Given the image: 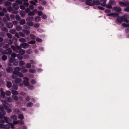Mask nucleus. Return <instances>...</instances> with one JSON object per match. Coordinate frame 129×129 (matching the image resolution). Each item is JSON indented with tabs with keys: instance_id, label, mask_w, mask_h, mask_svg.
<instances>
[{
	"instance_id": "nucleus-1",
	"label": "nucleus",
	"mask_w": 129,
	"mask_h": 129,
	"mask_svg": "<svg viewBox=\"0 0 129 129\" xmlns=\"http://www.w3.org/2000/svg\"><path fill=\"white\" fill-rule=\"evenodd\" d=\"M12 51L11 49L9 48L6 49L5 50H3L2 51L1 53L3 55L4 54H10L12 53Z\"/></svg>"
},
{
	"instance_id": "nucleus-2",
	"label": "nucleus",
	"mask_w": 129,
	"mask_h": 129,
	"mask_svg": "<svg viewBox=\"0 0 129 129\" xmlns=\"http://www.w3.org/2000/svg\"><path fill=\"white\" fill-rule=\"evenodd\" d=\"M0 118H2L3 117V116L6 114V112L4 110V107L3 106H0Z\"/></svg>"
},
{
	"instance_id": "nucleus-3",
	"label": "nucleus",
	"mask_w": 129,
	"mask_h": 129,
	"mask_svg": "<svg viewBox=\"0 0 129 129\" xmlns=\"http://www.w3.org/2000/svg\"><path fill=\"white\" fill-rule=\"evenodd\" d=\"M8 11L9 12H11V13L14 14H17L18 13V10H14L12 7H8L7 8Z\"/></svg>"
},
{
	"instance_id": "nucleus-4",
	"label": "nucleus",
	"mask_w": 129,
	"mask_h": 129,
	"mask_svg": "<svg viewBox=\"0 0 129 129\" xmlns=\"http://www.w3.org/2000/svg\"><path fill=\"white\" fill-rule=\"evenodd\" d=\"M6 101L7 102H12L13 101V100L12 98L10 97H7L6 98L5 101H2V102H4L6 104H8V103H6Z\"/></svg>"
},
{
	"instance_id": "nucleus-5",
	"label": "nucleus",
	"mask_w": 129,
	"mask_h": 129,
	"mask_svg": "<svg viewBox=\"0 0 129 129\" xmlns=\"http://www.w3.org/2000/svg\"><path fill=\"white\" fill-rule=\"evenodd\" d=\"M125 16V15H124L122 17H118L117 19V21L119 23H121L123 21V18Z\"/></svg>"
},
{
	"instance_id": "nucleus-6",
	"label": "nucleus",
	"mask_w": 129,
	"mask_h": 129,
	"mask_svg": "<svg viewBox=\"0 0 129 129\" xmlns=\"http://www.w3.org/2000/svg\"><path fill=\"white\" fill-rule=\"evenodd\" d=\"M12 8L14 10H17L19 8L18 5L16 3H14L12 4Z\"/></svg>"
},
{
	"instance_id": "nucleus-7",
	"label": "nucleus",
	"mask_w": 129,
	"mask_h": 129,
	"mask_svg": "<svg viewBox=\"0 0 129 129\" xmlns=\"http://www.w3.org/2000/svg\"><path fill=\"white\" fill-rule=\"evenodd\" d=\"M21 69V68L19 67H15L14 69V71H13V73L14 74H16L17 73L19 72V71H20Z\"/></svg>"
},
{
	"instance_id": "nucleus-8",
	"label": "nucleus",
	"mask_w": 129,
	"mask_h": 129,
	"mask_svg": "<svg viewBox=\"0 0 129 129\" xmlns=\"http://www.w3.org/2000/svg\"><path fill=\"white\" fill-rule=\"evenodd\" d=\"M3 105L5 109L7 110V112L8 113H10L12 112V110L10 108H8V107L6 105V104H3Z\"/></svg>"
},
{
	"instance_id": "nucleus-9",
	"label": "nucleus",
	"mask_w": 129,
	"mask_h": 129,
	"mask_svg": "<svg viewBox=\"0 0 129 129\" xmlns=\"http://www.w3.org/2000/svg\"><path fill=\"white\" fill-rule=\"evenodd\" d=\"M20 45L21 47V48L24 49L28 48L29 46V45L26 43H21Z\"/></svg>"
},
{
	"instance_id": "nucleus-10",
	"label": "nucleus",
	"mask_w": 129,
	"mask_h": 129,
	"mask_svg": "<svg viewBox=\"0 0 129 129\" xmlns=\"http://www.w3.org/2000/svg\"><path fill=\"white\" fill-rule=\"evenodd\" d=\"M113 9L116 12H119L121 10V9L119 7H115L113 8Z\"/></svg>"
},
{
	"instance_id": "nucleus-11",
	"label": "nucleus",
	"mask_w": 129,
	"mask_h": 129,
	"mask_svg": "<svg viewBox=\"0 0 129 129\" xmlns=\"http://www.w3.org/2000/svg\"><path fill=\"white\" fill-rule=\"evenodd\" d=\"M85 2V4L87 5L90 6H93V1H91L92 0H86Z\"/></svg>"
},
{
	"instance_id": "nucleus-12",
	"label": "nucleus",
	"mask_w": 129,
	"mask_h": 129,
	"mask_svg": "<svg viewBox=\"0 0 129 129\" xmlns=\"http://www.w3.org/2000/svg\"><path fill=\"white\" fill-rule=\"evenodd\" d=\"M7 41H8L7 43L9 45H11L13 43V39L8 40L7 39H5L4 42V43H5V42Z\"/></svg>"
},
{
	"instance_id": "nucleus-13",
	"label": "nucleus",
	"mask_w": 129,
	"mask_h": 129,
	"mask_svg": "<svg viewBox=\"0 0 129 129\" xmlns=\"http://www.w3.org/2000/svg\"><path fill=\"white\" fill-rule=\"evenodd\" d=\"M93 6L94 5H100V2L99 0H94L93 1Z\"/></svg>"
},
{
	"instance_id": "nucleus-14",
	"label": "nucleus",
	"mask_w": 129,
	"mask_h": 129,
	"mask_svg": "<svg viewBox=\"0 0 129 129\" xmlns=\"http://www.w3.org/2000/svg\"><path fill=\"white\" fill-rule=\"evenodd\" d=\"M22 81L21 79L19 78H17L15 79V83L16 84L19 83Z\"/></svg>"
},
{
	"instance_id": "nucleus-15",
	"label": "nucleus",
	"mask_w": 129,
	"mask_h": 129,
	"mask_svg": "<svg viewBox=\"0 0 129 129\" xmlns=\"http://www.w3.org/2000/svg\"><path fill=\"white\" fill-rule=\"evenodd\" d=\"M24 68H25V67L24 66H23L21 67V69H22L21 71V72L22 73H25L28 71V70L26 68L24 69Z\"/></svg>"
},
{
	"instance_id": "nucleus-16",
	"label": "nucleus",
	"mask_w": 129,
	"mask_h": 129,
	"mask_svg": "<svg viewBox=\"0 0 129 129\" xmlns=\"http://www.w3.org/2000/svg\"><path fill=\"white\" fill-rule=\"evenodd\" d=\"M34 18L33 17H28L26 19V20L27 21H33Z\"/></svg>"
},
{
	"instance_id": "nucleus-17",
	"label": "nucleus",
	"mask_w": 129,
	"mask_h": 129,
	"mask_svg": "<svg viewBox=\"0 0 129 129\" xmlns=\"http://www.w3.org/2000/svg\"><path fill=\"white\" fill-rule=\"evenodd\" d=\"M6 26L8 28H12L13 25L11 23L9 22L7 23Z\"/></svg>"
},
{
	"instance_id": "nucleus-18",
	"label": "nucleus",
	"mask_w": 129,
	"mask_h": 129,
	"mask_svg": "<svg viewBox=\"0 0 129 129\" xmlns=\"http://www.w3.org/2000/svg\"><path fill=\"white\" fill-rule=\"evenodd\" d=\"M22 31L27 35H29L30 33V31L29 30L25 29H23L22 30Z\"/></svg>"
},
{
	"instance_id": "nucleus-19",
	"label": "nucleus",
	"mask_w": 129,
	"mask_h": 129,
	"mask_svg": "<svg viewBox=\"0 0 129 129\" xmlns=\"http://www.w3.org/2000/svg\"><path fill=\"white\" fill-rule=\"evenodd\" d=\"M18 59H14L12 63L14 65L16 66L18 64Z\"/></svg>"
},
{
	"instance_id": "nucleus-20",
	"label": "nucleus",
	"mask_w": 129,
	"mask_h": 129,
	"mask_svg": "<svg viewBox=\"0 0 129 129\" xmlns=\"http://www.w3.org/2000/svg\"><path fill=\"white\" fill-rule=\"evenodd\" d=\"M15 28L16 30L18 31H19L22 29L21 26L20 25H16V26Z\"/></svg>"
},
{
	"instance_id": "nucleus-21",
	"label": "nucleus",
	"mask_w": 129,
	"mask_h": 129,
	"mask_svg": "<svg viewBox=\"0 0 129 129\" xmlns=\"http://www.w3.org/2000/svg\"><path fill=\"white\" fill-rule=\"evenodd\" d=\"M7 71L9 73L12 72L13 71V69L12 68L9 67L6 69Z\"/></svg>"
},
{
	"instance_id": "nucleus-22",
	"label": "nucleus",
	"mask_w": 129,
	"mask_h": 129,
	"mask_svg": "<svg viewBox=\"0 0 129 129\" xmlns=\"http://www.w3.org/2000/svg\"><path fill=\"white\" fill-rule=\"evenodd\" d=\"M20 15L22 17H24L25 15V11H20Z\"/></svg>"
},
{
	"instance_id": "nucleus-23",
	"label": "nucleus",
	"mask_w": 129,
	"mask_h": 129,
	"mask_svg": "<svg viewBox=\"0 0 129 129\" xmlns=\"http://www.w3.org/2000/svg\"><path fill=\"white\" fill-rule=\"evenodd\" d=\"M16 56L17 57L19 60L22 59L23 58L22 56L20 54H17Z\"/></svg>"
},
{
	"instance_id": "nucleus-24",
	"label": "nucleus",
	"mask_w": 129,
	"mask_h": 129,
	"mask_svg": "<svg viewBox=\"0 0 129 129\" xmlns=\"http://www.w3.org/2000/svg\"><path fill=\"white\" fill-rule=\"evenodd\" d=\"M12 85V83L11 82H7L6 84L8 88H10Z\"/></svg>"
},
{
	"instance_id": "nucleus-25",
	"label": "nucleus",
	"mask_w": 129,
	"mask_h": 129,
	"mask_svg": "<svg viewBox=\"0 0 129 129\" xmlns=\"http://www.w3.org/2000/svg\"><path fill=\"white\" fill-rule=\"evenodd\" d=\"M20 24L21 25H23L25 23V21L24 19H22L19 21Z\"/></svg>"
},
{
	"instance_id": "nucleus-26",
	"label": "nucleus",
	"mask_w": 129,
	"mask_h": 129,
	"mask_svg": "<svg viewBox=\"0 0 129 129\" xmlns=\"http://www.w3.org/2000/svg\"><path fill=\"white\" fill-rule=\"evenodd\" d=\"M124 15H125V16L123 18V20L124 22H126V23H128L129 22V21L127 18V14H126Z\"/></svg>"
},
{
	"instance_id": "nucleus-27",
	"label": "nucleus",
	"mask_w": 129,
	"mask_h": 129,
	"mask_svg": "<svg viewBox=\"0 0 129 129\" xmlns=\"http://www.w3.org/2000/svg\"><path fill=\"white\" fill-rule=\"evenodd\" d=\"M19 53L21 54L22 55L24 54L25 53V51L23 49H21L19 50Z\"/></svg>"
},
{
	"instance_id": "nucleus-28",
	"label": "nucleus",
	"mask_w": 129,
	"mask_h": 129,
	"mask_svg": "<svg viewBox=\"0 0 129 129\" xmlns=\"http://www.w3.org/2000/svg\"><path fill=\"white\" fill-rule=\"evenodd\" d=\"M5 2L4 5L6 6H9L11 5L12 4V3L6 1V2Z\"/></svg>"
},
{
	"instance_id": "nucleus-29",
	"label": "nucleus",
	"mask_w": 129,
	"mask_h": 129,
	"mask_svg": "<svg viewBox=\"0 0 129 129\" xmlns=\"http://www.w3.org/2000/svg\"><path fill=\"white\" fill-rule=\"evenodd\" d=\"M41 20V17L39 16H37L35 17V21L36 22H38Z\"/></svg>"
},
{
	"instance_id": "nucleus-30",
	"label": "nucleus",
	"mask_w": 129,
	"mask_h": 129,
	"mask_svg": "<svg viewBox=\"0 0 129 129\" xmlns=\"http://www.w3.org/2000/svg\"><path fill=\"white\" fill-rule=\"evenodd\" d=\"M9 32L11 34H14L16 33V30L15 29H12L10 30Z\"/></svg>"
},
{
	"instance_id": "nucleus-31",
	"label": "nucleus",
	"mask_w": 129,
	"mask_h": 129,
	"mask_svg": "<svg viewBox=\"0 0 129 129\" xmlns=\"http://www.w3.org/2000/svg\"><path fill=\"white\" fill-rule=\"evenodd\" d=\"M26 24L30 26H33L34 24L31 21H28L27 22Z\"/></svg>"
},
{
	"instance_id": "nucleus-32",
	"label": "nucleus",
	"mask_w": 129,
	"mask_h": 129,
	"mask_svg": "<svg viewBox=\"0 0 129 129\" xmlns=\"http://www.w3.org/2000/svg\"><path fill=\"white\" fill-rule=\"evenodd\" d=\"M23 82V83L25 86H27L29 85V83L28 81L24 80Z\"/></svg>"
},
{
	"instance_id": "nucleus-33",
	"label": "nucleus",
	"mask_w": 129,
	"mask_h": 129,
	"mask_svg": "<svg viewBox=\"0 0 129 129\" xmlns=\"http://www.w3.org/2000/svg\"><path fill=\"white\" fill-rule=\"evenodd\" d=\"M7 56L4 54L2 56V59L4 61L6 60L7 59Z\"/></svg>"
},
{
	"instance_id": "nucleus-34",
	"label": "nucleus",
	"mask_w": 129,
	"mask_h": 129,
	"mask_svg": "<svg viewBox=\"0 0 129 129\" xmlns=\"http://www.w3.org/2000/svg\"><path fill=\"white\" fill-rule=\"evenodd\" d=\"M15 74L17 75L18 76L20 77H23V74L21 73L20 72H18Z\"/></svg>"
},
{
	"instance_id": "nucleus-35",
	"label": "nucleus",
	"mask_w": 129,
	"mask_h": 129,
	"mask_svg": "<svg viewBox=\"0 0 129 129\" xmlns=\"http://www.w3.org/2000/svg\"><path fill=\"white\" fill-rule=\"evenodd\" d=\"M19 41L20 42L24 43L26 42V40L24 38H22L19 39Z\"/></svg>"
},
{
	"instance_id": "nucleus-36",
	"label": "nucleus",
	"mask_w": 129,
	"mask_h": 129,
	"mask_svg": "<svg viewBox=\"0 0 129 129\" xmlns=\"http://www.w3.org/2000/svg\"><path fill=\"white\" fill-rule=\"evenodd\" d=\"M10 118L16 120L17 119V116L15 115H14L11 116Z\"/></svg>"
},
{
	"instance_id": "nucleus-37",
	"label": "nucleus",
	"mask_w": 129,
	"mask_h": 129,
	"mask_svg": "<svg viewBox=\"0 0 129 129\" xmlns=\"http://www.w3.org/2000/svg\"><path fill=\"white\" fill-rule=\"evenodd\" d=\"M18 118L21 120L23 119L24 118L23 115L22 114H19L18 116Z\"/></svg>"
},
{
	"instance_id": "nucleus-38",
	"label": "nucleus",
	"mask_w": 129,
	"mask_h": 129,
	"mask_svg": "<svg viewBox=\"0 0 129 129\" xmlns=\"http://www.w3.org/2000/svg\"><path fill=\"white\" fill-rule=\"evenodd\" d=\"M19 34L20 36L22 37H24L25 36V34L23 32L20 31L19 33Z\"/></svg>"
},
{
	"instance_id": "nucleus-39",
	"label": "nucleus",
	"mask_w": 129,
	"mask_h": 129,
	"mask_svg": "<svg viewBox=\"0 0 129 129\" xmlns=\"http://www.w3.org/2000/svg\"><path fill=\"white\" fill-rule=\"evenodd\" d=\"M19 66H21L25 64V62L22 60H20L19 61Z\"/></svg>"
},
{
	"instance_id": "nucleus-40",
	"label": "nucleus",
	"mask_w": 129,
	"mask_h": 129,
	"mask_svg": "<svg viewBox=\"0 0 129 129\" xmlns=\"http://www.w3.org/2000/svg\"><path fill=\"white\" fill-rule=\"evenodd\" d=\"M1 96L2 98H3L5 96V92L4 91H2L1 93Z\"/></svg>"
},
{
	"instance_id": "nucleus-41",
	"label": "nucleus",
	"mask_w": 129,
	"mask_h": 129,
	"mask_svg": "<svg viewBox=\"0 0 129 129\" xmlns=\"http://www.w3.org/2000/svg\"><path fill=\"white\" fill-rule=\"evenodd\" d=\"M4 119L6 123H9V119H8L7 117H4Z\"/></svg>"
},
{
	"instance_id": "nucleus-42",
	"label": "nucleus",
	"mask_w": 129,
	"mask_h": 129,
	"mask_svg": "<svg viewBox=\"0 0 129 129\" xmlns=\"http://www.w3.org/2000/svg\"><path fill=\"white\" fill-rule=\"evenodd\" d=\"M16 20L19 21L21 19V17L18 15H17L16 16Z\"/></svg>"
},
{
	"instance_id": "nucleus-43",
	"label": "nucleus",
	"mask_w": 129,
	"mask_h": 129,
	"mask_svg": "<svg viewBox=\"0 0 129 129\" xmlns=\"http://www.w3.org/2000/svg\"><path fill=\"white\" fill-rule=\"evenodd\" d=\"M19 122H22V121L20 120H19V121H14L13 123L14 124H16L19 123Z\"/></svg>"
},
{
	"instance_id": "nucleus-44",
	"label": "nucleus",
	"mask_w": 129,
	"mask_h": 129,
	"mask_svg": "<svg viewBox=\"0 0 129 129\" xmlns=\"http://www.w3.org/2000/svg\"><path fill=\"white\" fill-rule=\"evenodd\" d=\"M25 67L26 68H30L31 67V65L30 63H27Z\"/></svg>"
},
{
	"instance_id": "nucleus-45",
	"label": "nucleus",
	"mask_w": 129,
	"mask_h": 129,
	"mask_svg": "<svg viewBox=\"0 0 129 129\" xmlns=\"http://www.w3.org/2000/svg\"><path fill=\"white\" fill-rule=\"evenodd\" d=\"M11 94V92L9 91H7L6 92L5 94L7 96H10Z\"/></svg>"
},
{
	"instance_id": "nucleus-46",
	"label": "nucleus",
	"mask_w": 129,
	"mask_h": 129,
	"mask_svg": "<svg viewBox=\"0 0 129 129\" xmlns=\"http://www.w3.org/2000/svg\"><path fill=\"white\" fill-rule=\"evenodd\" d=\"M28 107H32L33 105V103L31 102H30L28 103L26 105Z\"/></svg>"
},
{
	"instance_id": "nucleus-47",
	"label": "nucleus",
	"mask_w": 129,
	"mask_h": 129,
	"mask_svg": "<svg viewBox=\"0 0 129 129\" xmlns=\"http://www.w3.org/2000/svg\"><path fill=\"white\" fill-rule=\"evenodd\" d=\"M12 97L15 100L17 101L18 100V97L17 96L15 95H12Z\"/></svg>"
},
{
	"instance_id": "nucleus-48",
	"label": "nucleus",
	"mask_w": 129,
	"mask_h": 129,
	"mask_svg": "<svg viewBox=\"0 0 129 129\" xmlns=\"http://www.w3.org/2000/svg\"><path fill=\"white\" fill-rule=\"evenodd\" d=\"M30 38L32 39H35V38L36 37L33 34H30Z\"/></svg>"
},
{
	"instance_id": "nucleus-49",
	"label": "nucleus",
	"mask_w": 129,
	"mask_h": 129,
	"mask_svg": "<svg viewBox=\"0 0 129 129\" xmlns=\"http://www.w3.org/2000/svg\"><path fill=\"white\" fill-rule=\"evenodd\" d=\"M11 92L12 94L14 95H17L18 93V92L15 90H12Z\"/></svg>"
},
{
	"instance_id": "nucleus-50",
	"label": "nucleus",
	"mask_w": 129,
	"mask_h": 129,
	"mask_svg": "<svg viewBox=\"0 0 129 129\" xmlns=\"http://www.w3.org/2000/svg\"><path fill=\"white\" fill-rule=\"evenodd\" d=\"M2 30L3 31H5L6 32H7L8 31V30L7 27H3L2 29Z\"/></svg>"
},
{
	"instance_id": "nucleus-51",
	"label": "nucleus",
	"mask_w": 129,
	"mask_h": 129,
	"mask_svg": "<svg viewBox=\"0 0 129 129\" xmlns=\"http://www.w3.org/2000/svg\"><path fill=\"white\" fill-rule=\"evenodd\" d=\"M9 47V45L8 44H4L3 46V47L5 49L8 48Z\"/></svg>"
},
{
	"instance_id": "nucleus-52",
	"label": "nucleus",
	"mask_w": 129,
	"mask_h": 129,
	"mask_svg": "<svg viewBox=\"0 0 129 129\" xmlns=\"http://www.w3.org/2000/svg\"><path fill=\"white\" fill-rule=\"evenodd\" d=\"M13 89L17 90L18 88V87L17 85L15 84H13L12 87Z\"/></svg>"
},
{
	"instance_id": "nucleus-53",
	"label": "nucleus",
	"mask_w": 129,
	"mask_h": 129,
	"mask_svg": "<svg viewBox=\"0 0 129 129\" xmlns=\"http://www.w3.org/2000/svg\"><path fill=\"white\" fill-rule=\"evenodd\" d=\"M10 127V125L8 124H7L5 125L4 127V129H9Z\"/></svg>"
},
{
	"instance_id": "nucleus-54",
	"label": "nucleus",
	"mask_w": 129,
	"mask_h": 129,
	"mask_svg": "<svg viewBox=\"0 0 129 129\" xmlns=\"http://www.w3.org/2000/svg\"><path fill=\"white\" fill-rule=\"evenodd\" d=\"M35 15L33 11L29 12L28 13V15L29 16H33Z\"/></svg>"
},
{
	"instance_id": "nucleus-55",
	"label": "nucleus",
	"mask_w": 129,
	"mask_h": 129,
	"mask_svg": "<svg viewBox=\"0 0 129 129\" xmlns=\"http://www.w3.org/2000/svg\"><path fill=\"white\" fill-rule=\"evenodd\" d=\"M14 111L15 112V113L16 114H18L19 113V109H15V110Z\"/></svg>"
},
{
	"instance_id": "nucleus-56",
	"label": "nucleus",
	"mask_w": 129,
	"mask_h": 129,
	"mask_svg": "<svg viewBox=\"0 0 129 129\" xmlns=\"http://www.w3.org/2000/svg\"><path fill=\"white\" fill-rule=\"evenodd\" d=\"M35 43V41L34 40H31L28 42V44H34Z\"/></svg>"
},
{
	"instance_id": "nucleus-57",
	"label": "nucleus",
	"mask_w": 129,
	"mask_h": 129,
	"mask_svg": "<svg viewBox=\"0 0 129 129\" xmlns=\"http://www.w3.org/2000/svg\"><path fill=\"white\" fill-rule=\"evenodd\" d=\"M11 57L13 58H15L16 57V54L15 53L13 52L11 54Z\"/></svg>"
},
{
	"instance_id": "nucleus-58",
	"label": "nucleus",
	"mask_w": 129,
	"mask_h": 129,
	"mask_svg": "<svg viewBox=\"0 0 129 129\" xmlns=\"http://www.w3.org/2000/svg\"><path fill=\"white\" fill-rule=\"evenodd\" d=\"M119 14L117 13H113L112 16L113 17H116L118 16Z\"/></svg>"
},
{
	"instance_id": "nucleus-59",
	"label": "nucleus",
	"mask_w": 129,
	"mask_h": 129,
	"mask_svg": "<svg viewBox=\"0 0 129 129\" xmlns=\"http://www.w3.org/2000/svg\"><path fill=\"white\" fill-rule=\"evenodd\" d=\"M106 7L108 9H112V5L109 3L106 6Z\"/></svg>"
},
{
	"instance_id": "nucleus-60",
	"label": "nucleus",
	"mask_w": 129,
	"mask_h": 129,
	"mask_svg": "<svg viewBox=\"0 0 129 129\" xmlns=\"http://www.w3.org/2000/svg\"><path fill=\"white\" fill-rule=\"evenodd\" d=\"M30 62L31 64H35L36 63V61L33 60H31L30 61Z\"/></svg>"
},
{
	"instance_id": "nucleus-61",
	"label": "nucleus",
	"mask_w": 129,
	"mask_h": 129,
	"mask_svg": "<svg viewBox=\"0 0 129 129\" xmlns=\"http://www.w3.org/2000/svg\"><path fill=\"white\" fill-rule=\"evenodd\" d=\"M29 71L31 73H34L36 72V70L33 69H30L29 70Z\"/></svg>"
},
{
	"instance_id": "nucleus-62",
	"label": "nucleus",
	"mask_w": 129,
	"mask_h": 129,
	"mask_svg": "<svg viewBox=\"0 0 129 129\" xmlns=\"http://www.w3.org/2000/svg\"><path fill=\"white\" fill-rule=\"evenodd\" d=\"M20 9L22 10H24L25 9V7L22 5H21L19 6Z\"/></svg>"
},
{
	"instance_id": "nucleus-63",
	"label": "nucleus",
	"mask_w": 129,
	"mask_h": 129,
	"mask_svg": "<svg viewBox=\"0 0 129 129\" xmlns=\"http://www.w3.org/2000/svg\"><path fill=\"white\" fill-rule=\"evenodd\" d=\"M29 8L31 10H33L34 8V6L32 5H30L29 6Z\"/></svg>"
},
{
	"instance_id": "nucleus-64",
	"label": "nucleus",
	"mask_w": 129,
	"mask_h": 129,
	"mask_svg": "<svg viewBox=\"0 0 129 129\" xmlns=\"http://www.w3.org/2000/svg\"><path fill=\"white\" fill-rule=\"evenodd\" d=\"M129 6V2H128L127 1L124 2V6Z\"/></svg>"
}]
</instances>
